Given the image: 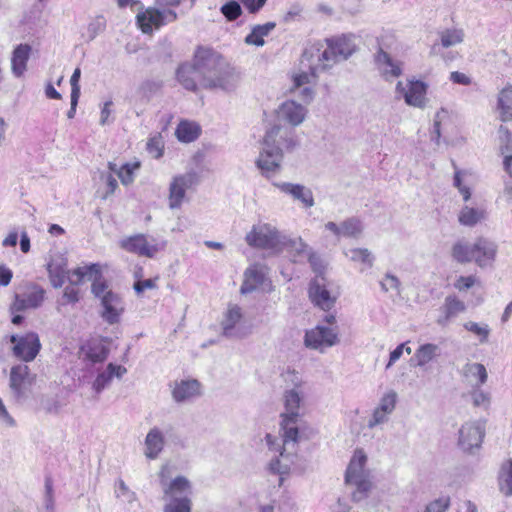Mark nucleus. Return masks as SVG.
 Returning <instances> with one entry per match:
<instances>
[{
  "label": "nucleus",
  "mask_w": 512,
  "mask_h": 512,
  "mask_svg": "<svg viewBox=\"0 0 512 512\" xmlns=\"http://www.w3.org/2000/svg\"><path fill=\"white\" fill-rule=\"evenodd\" d=\"M292 377L294 384L292 389H288L283 394L284 412L281 414V430L283 434L281 438H277L271 434H266L265 441L271 451L279 452V458L272 460L270 470L281 475L279 485L283 482L282 475L289 474L296 458V448L298 443V426L297 422L300 417V407L304 399L303 392L300 388L303 380L296 371L288 372Z\"/></svg>",
  "instance_id": "1"
},
{
  "label": "nucleus",
  "mask_w": 512,
  "mask_h": 512,
  "mask_svg": "<svg viewBox=\"0 0 512 512\" xmlns=\"http://www.w3.org/2000/svg\"><path fill=\"white\" fill-rule=\"evenodd\" d=\"M197 57L200 69L204 72V88L233 90L239 76L224 59L208 48H198Z\"/></svg>",
  "instance_id": "2"
},
{
  "label": "nucleus",
  "mask_w": 512,
  "mask_h": 512,
  "mask_svg": "<svg viewBox=\"0 0 512 512\" xmlns=\"http://www.w3.org/2000/svg\"><path fill=\"white\" fill-rule=\"evenodd\" d=\"M368 456L358 448L353 452L345 472V483L354 487L352 497L356 501L365 499L372 489V475L367 468Z\"/></svg>",
  "instance_id": "3"
},
{
  "label": "nucleus",
  "mask_w": 512,
  "mask_h": 512,
  "mask_svg": "<svg viewBox=\"0 0 512 512\" xmlns=\"http://www.w3.org/2000/svg\"><path fill=\"white\" fill-rule=\"evenodd\" d=\"M283 233L276 226L258 222L254 224L251 230L245 236V242L253 248L267 249L279 253Z\"/></svg>",
  "instance_id": "4"
},
{
  "label": "nucleus",
  "mask_w": 512,
  "mask_h": 512,
  "mask_svg": "<svg viewBox=\"0 0 512 512\" xmlns=\"http://www.w3.org/2000/svg\"><path fill=\"white\" fill-rule=\"evenodd\" d=\"M8 339L11 344L10 351L12 356L22 363H29L35 360L42 347L39 335L33 331L11 334L8 336Z\"/></svg>",
  "instance_id": "5"
},
{
  "label": "nucleus",
  "mask_w": 512,
  "mask_h": 512,
  "mask_svg": "<svg viewBox=\"0 0 512 512\" xmlns=\"http://www.w3.org/2000/svg\"><path fill=\"white\" fill-rule=\"evenodd\" d=\"M36 375L31 373L27 363H18L10 368L8 386L11 397L19 402L28 398Z\"/></svg>",
  "instance_id": "6"
},
{
  "label": "nucleus",
  "mask_w": 512,
  "mask_h": 512,
  "mask_svg": "<svg viewBox=\"0 0 512 512\" xmlns=\"http://www.w3.org/2000/svg\"><path fill=\"white\" fill-rule=\"evenodd\" d=\"M170 468L163 465L159 472V481L163 491V499L170 501L174 499L190 498L192 495V484L184 476H177L169 480Z\"/></svg>",
  "instance_id": "7"
},
{
  "label": "nucleus",
  "mask_w": 512,
  "mask_h": 512,
  "mask_svg": "<svg viewBox=\"0 0 512 512\" xmlns=\"http://www.w3.org/2000/svg\"><path fill=\"white\" fill-rule=\"evenodd\" d=\"M222 334L228 338L242 339L247 337L251 330L246 325L242 308L230 303L223 313L221 320Z\"/></svg>",
  "instance_id": "8"
},
{
  "label": "nucleus",
  "mask_w": 512,
  "mask_h": 512,
  "mask_svg": "<svg viewBox=\"0 0 512 512\" xmlns=\"http://www.w3.org/2000/svg\"><path fill=\"white\" fill-rule=\"evenodd\" d=\"M484 437V421H467L458 431V446L463 452L474 454L476 450L480 449Z\"/></svg>",
  "instance_id": "9"
},
{
  "label": "nucleus",
  "mask_w": 512,
  "mask_h": 512,
  "mask_svg": "<svg viewBox=\"0 0 512 512\" xmlns=\"http://www.w3.org/2000/svg\"><path fill=\"white\" fill-rule=\"evenodd\" d=\"M396 95L403 98L408 106L423 109L426 107L428 84L421 80L409 79L406 83L398 81Z\"/></svg>",
  "instance_id": "10"
},
{
  "label": "nucleus",
  "mask_w": 512,
  "mask_h": 512,
  "mask_svg": "<svg viewBox=\"0 0 512 512\" xmlns=\"http://www.w3.org/2000/svg\"><path fill=\"white\" fill-rule=\"evenodd\" d=\"M338 343L339 336L336 327L333 328L317 325L316 327L307 330L304 335L305 347L321 353Z\"/></svg>",
  "instance_id": "11"
},
{
  "label": "nucleus",
  "mask_w": 512,
  "mask_h": 512,
  "mask_svg": "<svg viewBox=\"0 0 512 512\" xmlns=\"http://www.w3.org/2000/svg\"><path fill=\"white\" fill-rule=\"evenodd\" d=\"M199 183V176L195 171H188L176 175L169 185L168 204L171 209H178L182 206L186 191Z\"/></svg>",
  "instance_id": "12"
},
{
  "label": "nucleus",
  "mask_w": 512,
  "mask_h": 512,
  "mask_svg": "<svg viewBox=\"0 0 512 512\" xmlns=\"http://www.w3.org/2000/svg\"><path fill=\"white\" fill-rule=\"evenodd\" d=\"M263 143L274 150L281 151L283 156L285 152L293 151L298 145L293 129L281 125H273L267 130Z\"/></svg>",
  "instance_id": "13"
},
{
  "label": "nucleus",
  "mask_w": 512,
  "mask_h": 512,
  "mask_svg": "<svg viewBox=\"0 0 512 512\" xmlns=\"http://www.w3.org/2000/svg\"><path fill=\"white\" fill-rule=\"evenodd\" d=\"M120 247L139 256L153 258L159 251L165 247V242H157L155 239L149 241L145 234H136L123 238L119 242Z\"/></svg>",
  "instance_id": "14"
},
{
  "label": "nucleus",
  "mask_w": 512,
  "mask_h": 512,
  "mask_svg": "<svg viewBox=\"0 0 512 512\" xmlns=\"http://www.w3.org/2000/svg\"><path fill=\"white\" fill-rule=\"evenodd\" d=\"M177 20V13L174 10H161L159 8H148L137 14V23L143 33H152L154 29L172 23Z\"/></svg>",
  "instance_id": "15"
},
{
  "label": "nucleus",
  "mask_w": 512,
  "mask_h": 512,
  "mask_svg": "<svg viewBox=\"0 0 512 512\" xmlns=\"http://www.w3.org/2000/svg\"><path fill=\"white\" fill-rule=\"evenodd\" d=\"M85 281L93 282L92 293L101 300L103 294L109 291L107 284L101 280L100 266L98 264L78 267L72 271L69 283L73 285H80Z\"/></svg>",
  "instance_id": "16"
},
{
  "label": "nucleus",
  "mask_w": 512,
  "mask_h": 512,
  "mask_svg": "<svg viewBox=\"0 0 512 512\" xmlns=\"http://www.w3.org/2000/svg\"><path fill=\"white\" fill-rule=\"evenodd\" d=\"M282 161L283 155L281 151L274 150L272 147L267 146V144L262 143L261 151L255 163L261 174L266 178H270L280 172Z\"/></svg>",
  "instance_id": "17"
},
{
  "label": "nucleus",
  "mask_w": 512,
  "mask_h": 512,
  "mask_svg": "<svg viewBox=\"0 0 512 512\" xmlns=\"http://www.w3.org/2000/svg\"><path fill=\"white\" fill-rule=\"evenodd\" d=\"M327 47L320 51L317 50V54L314 55L312 51H305L303 57L306 58L310 64V69L314 72H321L332 68L337 63L341 62L337 53L333 49L330 38L325 40Z\"/></svg>",
  "instance_id": "18"
},
{
  "label": "nucleus",
  "mask_w": 512,
  "mask_h": 512,
  "mask_svg": "<svg viewBox=\"0 0 512 512\" xmlns=\"http://www.w3.org/2000/svg\"><path fill=\"white\" fill-rule=\"evenodd\" d=\"M309 298L315 306L324 311H329L335 305L337 295H333L329 291L324 277L317 276L310 283Z\"/></svg>",
  "instance_id": "19"
},
{
  "label": "nucleus",
  "mask_w": 512,
  "mask_h": 512,
  "mask_svg": "<svg viewBox=\"0 0 512 512\" xmlns=\"http://www.w3.org/2000/svg\"><path fill=\"white\" fill-rule=\"evenodd\" d=\"M44 298L45 290L40 286L33 285L25 293L15 296L10 305V312L14 314L28 309H36L42 305Z\"/></svg>",
  "instance_id": "20"
},
{
  "label": "nucleus",
  "mask_w": 512,
  "mask_h": 512,
  "mask_svg": "<svg viewBox=\"0 0 512 512\" xmlns=\"http://www.w3.org/2000/svg\"><path fill=\"white\" fill-rule=\"evenodd\" d=\"M101 306V316L110 325L118 323L125 310L123 299L112 291L103 294Z\"/></svg>",
  "instance_id": "21"
},
{
  "label": "nucleus",
  "mask_w": 512,
  "mask_h": 512,
  "mask_svg": "<svg viewBox=\"0 0 512 512\" xmlns=\"http://www.w3.org/2000/svg\"><path fill=\"white\" fill-rule=\"evenodd\" d=\"M177 79L181 85L191 91H195L197 83L204 87V72L199 67L197 52L194 57V64H183L177 70Z\"/></svg>",
  "instance_id": "22"
},
{
  "label": "nucleus",
  "mask_w": 512,
  "mask_h": 512,
  "mask_svg": "<svg viewBox=\"0 0 512 512\" xmlns=\"http://www.w3.org/2000/svg\"><path fill=\"white\" fill-rule=\"evenodd\" d=\"M307 113L306 106L294 100H287L279 106L277 117L278 120L288 123L292 127H297L304 122Z\"/></svg>",
  "instance_id": "23"
},
{
  "label": "nucleus",
  "mask_w": 512,
  "mask_h": 512,
  "mask_svg": "<svg viewBox=\"0 0 512 512\" xmlns=\"http://www.w3.org/2000/svg\"><path fill=\"white\" fill-rule=\"evenodd\" d=\"M282 240L279 252L286 251L295 263L303 262L312 249L301 237L291 238L283 234Z\"/></svg>",
  "instance_id": "24"
},
{
  "label": "nucleus",
  "mask_w": 512,
  "mask_h": 512,
  "mask_svg": "<svg viewBox=\"0 0 512 512\" xmlns=\"http://www.w3.org/2000/svg\"><path fill=\"white\" fill-rule=\"evenodd\" d=\"M201 395V384L196 379L175 381L172 386V398L177 403H183Z\"/></svg>",
  "instance_id": "25"
},
{
  "label": "nucleus",
  "mask_w": 512,
  "mask_h": 512,
  "mask_svg": "<svg viewBox=\"0 0 512 512\" xmlns=\"http://www.w3.org/2000/svg\"><path fill=\"white\" fill-rule=\"evenodd\" d=\"M496 253L497 245L486 238H478L473 244V261L480 267L491 264Z\"/></svg>",
  "instance_id": "26"
},
{
  "label": "nucleus",
  "mask_w": 512,
  "mask_h": 512,
  "mask_svg": "<svg viewBox=\"0 0 512 512\" xmlns=\"http://www.w3.org/2000/svg\"><path fill=\"white\" fill-rule=\"evenodd\" d=\"M273 185L281 192L290 195L294 200L300 201L304 207L314 206L312 191L304 185L289 182H275Z\"/></svg>",
  "instance_id": "27"
},
{
  "label": "nucleus",
  "mask_w": 512,
  "mask_h": 512,
  "mask_svg": "<svg viewBox=\"0 0 512 512\" xmlns=\"http://www.w3.org/2000/svg\"><path fill=\"white\" fill-rule=\"evenodd\" d=\"M126 372L127 369L124 366L109 363L105 370L98 373L92 384L93 390L99 394L110 385L113 378L121 379Z\"/></svg>",
  "instance_id": "28"
},
{
  "label": "nucleus",
  "mask_w": 512,
  "mask_h": 512,
  "mask_svg": "<svg viewBox=\"0 0 512 512\" xmlns=\"http://www.w3.org/2000/svg\"><path fill=\"white\" fill-rule=\"evenodd\" d=\"M165 439L158 427L149 430L144 440V455L150 460H155L163 451Z\"/></svg>",
  "instance_id": "29"
},
{
  "label": "nucleus",
  "mask_w": 512,
  "mask_h": 512,
  "mask_svg": "<svg viewBox=\"0 0 512 512\" xmlns=\"http://www.w3.org/2000/svg\"><path fill=\"white\" fill-rule=\"evenodd\" d=\"M30 54L31 46L28 44H19L13 50L11 57V72L16 78H21L25 74Z\"/></svg>",
  "instance_id": "30"
},
{
  "label": "nucleus",
  "mask_w": 512,
  "mask_h": 512,
  "mask_svg": "<svg viewBox=\"0 0 512 512\" xmlns=\"http://www.w3.org/2000/svg\"><path fill=\"white\" fill-rule=\"evenodd\" d=\"M49 279L54 288H60L65 283L66 279L72 276V272L67 270V261L63 257L52 259L48 263Z\"/></svg>",
  "instance_id": "31"
},
{
  "label": "nucleus",
  "mask_w": 512,
  "mask_h": 512,
  "mask_svg": "<svg viewBox=\"0 0 512 512\" xmlns=\"http://www.w3.org/2000/svg\"><path fill=\"white\" fill-rule=\"evenodd\" d=\"M330 40L340 61L347 60L357 49L356 36L354 34L334 36Z\"/></svg>",
  "instance_id": "32"
},
{
  "label": "nucleus",
  "mask_w": 512,
  "mask_h": 512,
  "mask_svg": "<svg viewBox=\"0 0 512 512\" xmlns=\"http://www.w3.org/2000/svg\"><path fill=\"white\" fill-rule=\"evenodd\" d=\"M80 353L83 360L96 364L107 359L109 350L101 341L92 340L81 347Z\"/></svg>",
  "instance_id": "33"
},
{
  "label": "nucleus",
  "mask_w": 512,
  "mask_h": 512,
  "mask_svg": "<svg viewBox=\"0 0 512 512\" xmlns=\"http://www.w3.org/2000/svg\"><path fill=\"white\" fill-rule=\"evenodd\" d=\"M344 255L351 262L360 265L361 272L371 269L375 263L374 254L367 248H350L344 252Z\"/></svg>",
  "instance_id": "34"
},
{
  "label": "nucleus",
  "mask_w": 512,
  "mask_h": 512,
  "mask_svg": "<svg viewBox=\"0 0 512 512\" xmlns=\"http://www.w3.org/2000/svg\"><path fill=\"white\" fill-rule=\"evenodd\" d=\"M462 375L473 387H481L488 379L487 370L481 363H467L462 368Z\"/></svg>",
  "instance_id": "35"
},
{
  "label": "nucleus",
  "mask_w": 512,
  "mask_h": 512,
  "mask_svg": "<svg viewBox=\"0 0 512 512\" xmlns=\"http://www.w3.org/2000/svg\"><path fill=\"white\" fill-rule=\"evenodd\" d=\"M376 63L381 74L387 79L396 78L402 74V68L398 62H394L388 53L380 50L376 57Z\"/></svg>",
  "instance_id": "36"
},
{
  "label": "nucleus",
  "mask_w": 512,
  "mask_h": 512,
  "mask_svg": "<svg viewBox=\"0 0 512 512\" xmlns=\"http://www.w3.org/2000/svg\"><path fill=\"white\" fill-rule=\"evenodd\" d=\"M245 279L241 286L243 294L250 293L257 289L265 280L264 268L259 265H252L245 271Z\"/></svg>",
  "instance_id": "37"
},
{
  "label": "nucleus",
  "mask_w": 512,
  "mask_h": 512,
  "mask_svg": "<svg viewBox=\"0 0 512 512\" xmlns=\"http://www.w3.org/2000/svg\"><path fill=\"white\" fill-rule=\"evenodd\" d=\"M496 112L501 121H512V86H506L499 92Z\"/></svg>",
  "instance_id": "38"
},
{
  "label": "nucleus",
  "mask_w": 512,
  "mask_h": 512,
  "mask_svg": "<svg viewBox=\"0 0 512 512\" xmlns=\"http://www.w3.org/2000/svg\"><path fill=\"white\" fill-rule=\"evenodd\" d=\"M441 354V349L433 343H425L420 345L414 353L413 360L416 366L424 367L430 362L436 360Z\"/></svg>",
  "instance_id": "39"
},
{
  "label": "nucleus",
  "mask_w": 512,
  "mask_h": 512,
  "mask_svg": "<svg viewBox=\"0 0 512 512\" xmlns=\"http://www.w3.org/2000/svg\"><path fill=\"white\" fill-rule=\"evenodd\" d=\"M276 27L275 22H267L265 24H259L252 27L251 32L245 37L244 42L247 45H253L257 47L264 46V38L268 36Z\"/></svg>",
  "instance_id": "40"
},
{
  "label": "nucleus",
  "mask_w": 512,
  "mask_h": 512,
  "mask_svg": "<svg viewBox=\"0 0 512 512\" xmlns=\"http://www.w3.org/2000/svg\"><path fill=\"white\" fill-rule=\"evenodd\" d=\"M486 218V210L482 207L464 206L458 215L460 224L473 227Z\"/></svg>",
  "instance_id": "41"
},
{
  "label": "nucleus",
  "mask_w": 512,
  "mask_h": 512,
  "mask_svg": "<svg viewBox=\"0 0 512 512\" xmlns=\"http://www.w3.org/2000/svg\"><path fill=\"white\" fill-rule=\"evenodd\" d=\"M201 132L200 126L192 121H181L176 128V137L179 141L190 143L196 140Z\"/></svg>",
  "instance_id": "42"
},
{
  "label": "nucleus",
  "mask_w": 512,
  "mask_h": 512,
  "mask_svg": "<svg viewBox=\"0 0 512 512\" xmlns=\"http://www.w3.org/2000/svg\"><path fill=\"white\" fill-rule=\"evenodd\" d=\"M473 184L472 175L466 171L455 170L453 186L458 189L464 201H468L471 197V187Z\"/></svg>",
  "instance_id": "43"
},
{
  "label": "nucleus",
  "mask_w": 512,
  "mask_h": 512,
  "mask_svg": "<svg viewBox=\"0 0 512 512\" xmlns=\"http://www.w3.org/2000/svg\"><path fill=\"white\" fill-rule=\"evenodd\" d=\"M364 224L358 217H350L342 221V237L358 239L362 236Z\"/></svg>",
  "instance_id": "44"
},
{
  "label": "nucleus",
  "mask_w": 512,
  "mask_h": 512,
  "mask_svg": "<svg viewBox=\"0 0 512 512\" xmlns=\"http://www.w3.org/2000/svg\"><path fill=\"white\" fill-rule=\"evenodd\" d=\"M443 310L445 316L439 319V324H445L450 318L455 317L465 310V304L455 296H448L445 299Z\"/></svg>",
  "instance_id": "45"
},
{
  "label": "nucleus",
  "mask_w": 512,
  "mask_h": 512,
  "mask_svg": "<svg viewBox=\"0 0 512 512\" xmlns=\"http://www.w3.org/2000/svg\"><path fill=\"white\" fill-rule=\"evenodd\" d=\"M398 393L394 389H387L378 399L375 407L380 408L381 411H384L390 415L396 410L398 404Z\"/></svg>",
  "instance_id": "46"
},
{
  "label": "nucleus",
  "mask_w": 512,
  "mask_h": 512,
  "mask_svg": "<svg viewBox=\"0 0 512 512\" xmlns=\"http://www.w3.org/2000/svg\"><path fill=\"white\" fill-rule=\"evenodd\" d=\"M452 257L458 263L473 261V244L459 241L452 247Z\"/></svg>",
  "instance_id": "47"
},
{
  "label": "nucleus",
  "mask_w": 512,
  "mask_h": 512,
  "mask_svg": "<svg viewBox=\"0 0 512 512\" xmlns=\"http://www.w3.org/2000/svg\"><path fill=\"white\" fill-rule=\"evenodd\" d=\"M499 487L506 496L512 495V459L503 463L499 475Z\"/></svg>",
  "instance_id": "48"
},
{
  "label": "nucleus",
  "mask_w": 512,
  "mask_h": 512,
  "mask_svg": "<svg viewBox=\"0 0 512 512\" xmlns=\"http://www.w3.org/2000/svg\"><path fill=\"white\" fill-rule=\"evenodd\" d=\"M391 416L392 415L381 411L380 408L374 407L368 417L366 426L370 430L381 428L390 421Z\"/></svg>",
  "instance_id": "49"
},
{
  "label": "nucleus",
  "mask_w": 512,
  "mask_h": 512,
  "mask_svg": "<svg viewBox=\"0 0 512 512\" xmlns=\"http://www.w3.org/2000/svg\"><path fill=\"white\" fill-rule=\"evenodd\" d=\"M440 39L441 45L449 48L463 42L464 32L462 29H446L441 33Z\"/></svg>",
  "instance_id": "50"
},
{
  "label": "nucleus",
  "mask_w": 512,
  "mask_h": 512,
  "mask_svg": "<svg viewBox=\"0 0 512 512\" xmlns=\"http://www.w3.org/2000/svg\"><path fill=\"white\" fill-rule=\"evenodd\" d=\"M498 138L501 155L505 157L512 154V132L507 127L500 125Z\"/></svg>",
  "instance_id": "51"
},
{
  "label": "nucleus",
  "mask_w": 512,
  "mask_h": 512,
  "mask_svg": "<svg viewBox=\"0 0 512 512\" xmlns=\"http://www.w3.org/2000/svg\"><path fill=\"white\" fill-rule=\"evenodd\" d=\"M161 88L159 82L153 80H146L142 82L137 88V96L144 101H149L153 95H155Z\"/></svg>",
  "instance_id": "52"
},
{
  "label": "nucleus",
  "mask_w": 512,
  "mask_h": 512,
  "mask_svg": "<svg viewBox=\"0 0 512 512\" xmlns=\"http://www.w3.org/2000/svg\"><path fill=\"white\" fill-rule=\"evenodd\" d=\"M191 498L166 501L163 512H191Z\"/></svg>",
  "instance_id": "53"
},
{
  "label": "nucleus",
  "mask_w": 512,
  "mask_h": 512,
  "mask_svg": "<svg viewBox=\"0 0 512 512\" xmlns=\"http://www.w3.org/2000/svg\"><path fill=\"white\" fill-rule=\"evenodd\" d=\"M140 168L139 162L126 163L118 170V177L123 185H129L134 180V173Z\"/></svg>",
  "instance_id": "54"
},
{
  "label": "nucleus",
  "mask_w": 512,
  "mask_h": 512,
  "mask_svg": "<svg viewBox=\"0 0 512 512\" xmlns=\"http://www.w3.org/2000/svg\"><path fill=\"white\" fill-rule=\"evenodd\" d=\"M449 117V111L445 108L439 109L434 116L432 137L437 143L441 137V125L445 124L449 120Z\"/></svg>",
  "instance_id": "55"
},
{
  "label": "nucleus",
  "mask_w": 512,
  "mask_h": 512,
  "mask_svg": "<svg viewBox=\"0 0 512 512\" xmlns=\"http://www.w3.org/2000/svg\"><path fill=\"white\" fill-rule=\"evenodd\" d=\"M220 10L228 21H234L242 14L240 4L234 0L225 3Z\"/></svg>",
  "instance_id": "56"
},
{
  "label": "nucleus",
  "mask_w": 512,
  "mask_h": 512,
  "mask_svg": "<svg viewBox=\"0 0 512 512\" xmlns=\"http://www.w3.org/2000/svg\"><path fill=\"white\" fill-rule=\"evenodd\" d=\"M480 387H475L471 392L472 403L475 407L488 408L491 401V396L488 392H485Z\"/></svg>",
  "instance_id": "57"
},
{
  "label": "nucleus",
  "mask_w": 512,
  "mask_h": 512,
  "mask_svg": "<svg viewBox=\"0 0 512 512\" xmlns=\"http://www.w3.org/2000/svg\"><path fill=\"white\" fill-rule=\"evenodd\" d=\"M380 286L384 292L394 290L400 293L401 282L396 275L386 273L383 279L380 281Z\"/></svg>",
  "instance_id": "58"
},
{
  "label": "nucleus",
  "mask_w": 512,
  "mask_h": 512,
  "mask_svg": "<svg viewBox=\"0 0 512 512\" xmlns=\"http://www.w3.org/2000/svg\"><path fill=\"white\" fill-rule=\"evenodd\" d=\"M163 141L161 136H154L147 142V151L155 159L160 158L163 155Z\"/></svg>",
  "instance_id": "59"
},
{
  "label": "nucleus",
  "mask_w": 512,
  "mask_h": 512,
  "mask_svg": "<svg viewBox=\"0 0 512 512\" xmlns=\"http://www.w3.org/2000/svg\"><path fill=\"white\" fill-rule=\"evenodd\" d=\"M116 496L127 503H132L136 500V494L121 479L117 482Z\"/></svg>",
  "instance_id": "60"
},
{
  "label": "nucleus",
  "mask_w": 512,
  "mask_h": 512,
  "mask_svg": "<svg viewBox=\"0 0 512 512\" xmlns=\"http://www.w3.org/2000/svg\"><path fill=\"white\" fill-rule=\"evenodd\" d=\"M466 330L478 335L481 337V342H485L489 335V328L487 325L480 326L475 322H467L464 324Z\"/></svg>",
  "instance_id": "61"
},
{
  "label": "nucleus",
  "mask_w": 512,
  "mask_h": 512,
  "mask_svg": "<svg viewBox=\"0 0 512 512\" xmlns=\"http://www.w3.org/2000/svg\"><path fill=\"white\" fill-rule=\"evenodd\" d=\"M450 506L449 497H442L433 502H431L427 507L425 512H445Z\"/></svg>",
  "instance_id": "62"
},
{
  "label": "nucleus",
  "mask_w": 512,
  "mask_h": 512,
  "mask_svg": "<svg viewBox=\"0 0 512 512\" xmlns=\"http://www.w3.org/2000/svg\"><path fill=\"white\" fill-rule=\"evenodd\" d=\"M406 352L408 355L411 354L412 350L410 347L406 346V343H402L398 345L391 353L389 357L388 364L386 365V368H390L397 360L400 359L403 352Z\"/></svg>",
  "instance_id": "63"
},
{
  "label": "nucleus",
  "mask_w": 512,
  "mask_h": 512,
  "mask_svg": "<svg viewBox=\"0 0 512 512\" xmlns=\"http://www.w3.org/2000/svg\"><path fill=\"white\" fill-rule=\"evenodd\" d=\"M105 28V19L97 17L93 22L88 25V33L91 39H94Z\"/></svg>",
  "instance_id": "64"
}]
</instances>
